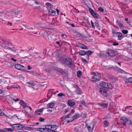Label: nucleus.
I'll list each match as a JSON object with an SVG mask.
<instances>
[{"mask_svg": "<svg viewBox=\"0 0 132 132\" xmlns=\"http://www.w3.org/2000/svg\"><path fill=\"white\" fill-rule=\"evenodd\" d=\"M58 127L55 125H47L45 126L44 128H37V130L41 132H59L55 130Z\"/></svg>", "mask_w": 132, "mask_h": 132, "instance_id": "1", "label": "nucleus"}, {"mask_svg": "<svg viewBox=\"0 0 132 132\" xmlns=\"http://www.w3.org/2000/svg\"><path fill=\"white\" fill-rule=\"evenodd\" d=\"M100 86V88H103L105 89H112L113 88L112 85L110 84L103 81L101 83Z\"/></svg>", "mask_w": 132, "mask_h": 132, "instance_id": "2", "label": "nucleus"}, {"mask_svg": "<svg viewBox=\"0 0 132 132\" xmlns=\"http://www.w3.org/2000/svg\"><path fill=\"white\" fill-rule=\"evenodd\" d=\"M106 54L111 57H114L117 54L116 51L111 49H108L106 51Z\"/></svg>", "mask_w": 132, "mask_h": 132, "instance_id": "3", "label": "nucleus"}, {"mask_svg": "<svg viewBox=\"0 0 132 132\" xmlns=\"http://www.w3.org/2000/svg\"><path fill=\"white\" fill-rule=\"evenodd\" d=\"M68 66L72 67L73 66V63L72 59L70 58H66L65 59V63Z\"/></svg>", "mask_w": 132, "mask_h": 132, "instance_id": "4", "label": "nucleus"}, {"mask_svg": "<svg viewBox=\"0 0 132 132\" xmlns=\"http://www.w3.org/2000/svg\"><path fill=\"white\" fill-rule=\"evenodd\" d=\"M107 91V90L103 88H100L99 89L100 93L103 95L105 97H107L108 96Z\"/></svg>", "mask_w": 132, "mask_h": 132, "instance_id": "5", "label": "nucleus"}, {"mask_svg": "<svg viewBox=\"0 0 132 132\" xmlns=\"http://www.w3.org/2000/svg\"><path fill=\"white\" fill-rule=\"evenodd\" d=\"M80 117V115L78 113H76L70 119H68L67 120V122L69 123L70 122L73 120L76 119Z\"/></svg>", "mask_w": 132, "mask_h": 132, "instance_id": "6", "label": "nucleus"}, {"mask_svg": "<svg viewBox=\"0 0 132 132\" xmlns=\"http://www.w3.org/2000/svg\"><path fill=\"white\" fill-rule=\"evenodd\" d=\"M101 79V76L100 75L95 74L91 78V80L93 82H96L100 80Z\"/></svg>", "mask_w": 132, "mask_h": 132, "instance_id": "7", "label": "nucleus"}, {"mask_svg": "<svg viewBox=\"0 0 132 132\" xmlns=\"http://www.w3.org/2000/svg\"><path fill=\"white\" fill-rule=\"evenodd\" d=\"M12 127L14 129L17 130H22L24 128L23 126L19 124L13 125H12Z\"/></svg>", "mask_w": 132, "mask_h": 132, "instance_id": "8", "label": "nucleus"}, {"mask_svg": "<svg viewBox=\"0 0 132 132\" xmlns=\"http://www.w3.org/2000/svg\"><path fill=\"white\" fill-rule=\"evenodd\" d=\"M89 9L90 14L96 18L98 17L99 15L97 13L94 12L92 9L90 8H89Z\"/></svg>", "mask_w": 132, "mask_h": 132, "instance_id": "9", "label": "nucleus"}, {"mask_svg": "<svg viewBox=\"0 0 132 132\" xmlns=\"http://www.w3.org/2000/svg\"><path fill=\"white\" fill-rule=\"evenodd\" d=\"M75 112V110H74V109L72 110H71V113L70 114H69V115H67L66 116V117H65V116H63V117H62L61 118V120H62L61 119L62 118L63 119V118H64V120H65V121L66 120H67L68 119H69V117L70 118L71 117L70 116L71 114H73Z\"/></svg>", "mask_w": 132, "mask_h": 132, "instance_id": "10", "label": "nucleus"}, {"mask_svg": "<svg viewBox=\"0 0 132 132\" xmlns=\"http://www.w3.org/2000/svg\"><path fill=\"white\" fill-rule=\"evenodd\" d=\"M120 120V122L122 123L124 125H125L126 123L128 122V121L127 119L124 117H121Z\"/></svg>", "mask_w": 132, "mask_h": 132, "instance_id": "11", "label": "nucleus"}, {"mask_svg": "<svg viewBox=\"0 0 132 132\" xmlns=\"http://www.w3.org/2000/svg\"><path fill=\"white\" fill-rule=\"evenodd\" d=\"M14 67L15 68L19 70H23L24 68V66L19 64H15Z\"/></svg>", "mask_w": 132, "mask_h": 132, "instance_id": "12", "label": "nucleus"}, {"mask_svg": "<svg viewBox=\"0 0 132 132\" xmlns=\"http://www.w3.org/2000/svg\"><path fill=\"white\" fill-rule=\"evenodd\" d=\"M112 67L113 68L114 70L117 71L118 72L121 73H124L126 72L125 71L123 70H122L121 69L115 66Z\"/></svg>", "mask_w": 132, "mask_h": 132, "instance_id": "13", "label": "nucleus"}, {"mask_svg": "<svg viewBox=\"0 0 132 132\" xmlns=\"http://www.w3.org/2000/svg\"><path fill=\"white\" fill-rule=\"evenodd\" d=\"M4 44L5 45V48L6 49H8L9 47L12 46V44L11 43L7 41H5L4 42Z\"/></svg>", "mask_w": 132, "mask_h": 132, "instance_id": "14", "label": "nucleus"}, {"mask_svg": "<svg viewBox=\"0 0 132 132\" xmlns=\"http://www.w3.org/2000/svg\"><path fill=\"white\" fill-rule=\"evenodd\" d=\"M117 36L118 37V40H120L122 39L124 37L123 36L122 33L120 32H117Z\"/></svg>", "mask_w": 132, "mask_h": 132, "instance_id": "15", "label": "nucleus"}, {"mask_svg": "<svg viewBox=\"0 0 132 132\" xmlns=\"http://www.w3.org/2000/svg\"><path fill=\"white\" fill-rule=\"evenodd\" d=\"M78 46L80 48L83 49H88L87 47L84 44L81 43H79L78 44Z\"/></svg>", "mask_w": 132, "mask_h": 132, "instance_id": "16", "label": "nucleus"}, {"mask_svg": "<svg viewBox=\"0 0 132 132\" xmlns=\"http://www.w3.org/2000/svg\"><path fill=\"white\" fill-rule=\"evenodd\" d=\"M55 105V103L52 102L51 103L48 104L47 105V109H48L49 108L52 109L54 106Z\"/></svg>", "mask_w": 132, "mask_h": 132, "instance_id": "17", "label": "nucleus"}, {"mask_svg": "<svg viewBox=\"0 0 132 132\" xmlns=\"http://www.w3.org/2000/svg\"><path fill=\"white\" fill-rule=\"evenodd\" d=\"M80 125H78V126L75 127L74 129V131L75 132H79L81 128Z\"/></svg>", "mask_w": 132, "mask_h": 132, "instance_id": "18", "label": "nucleus"}, {"mask_svg": "<svg viewBox=\"0 0 132 132\" xmlns=\"http://www.w3.org/2000/svg\"><path fill=\"white\" fill-rule=\"evenodd\" d=\"M68 104L71 107L73 106L76 104L75 102L70 100L68 101Z\"/></svg>", "mask_w": 132, "mask_h": 132, "instance_id": "19", "label": "nucleus"}, {"mask_svg": "<svg viewBox=\"0 0 132 132\" xmlns=\"http://www.w3.org/2000/svg\"><path fill=\"white\" fill-rule=\"evenodd\" d=\"M75 92L76 94H81L82 93L81 89L78 87L76 89L75 91Z\"/></svg>", "mask_w": 132, "mask_h": 132, "instance_id": "20", "label": "nucleus"}, {"mask_svg": "<svg viewBox=\"0 0 132 132\" xmlns=\"http://www.w3.org/2000/svg\"><path fill=\"white\" fill-rule=\"evenodd\" d=\"M57 60L62 63L64 64L65 62V59L63 57H60L57 59Z\"/></svg>", "mask_w": 132, "mask_h": 132, "instance_id": "21", "label": "nucleus"}, {"mask_svg": "<svg viewBox=\"0 0 132 132\" xmlns=\"http://www.w3.org/2000/svg\"><path fill=\"white\" fill-rule=\"evenodd\" d=\"M48 12L52 16H54L55 14V11L52 10L51 9H49L48 11Z\"/></svg>", "mask_w": 132, "mask_h": 132, "instance_id": "22", "label": "nucleus"}, {"mask_svg": "<svg viewBox=\"0 0 132 132\" xmlns=\"http://www.w3.org/2000/svg\"><path fill=\"white\" fill-rule=\"evenodd\" d=\"M20 103L24 108H25L26 106H28L27 104L23 100H20Z\"/></svg>", "mask_w": 132, "mask_h": 132, "instance_id": "23", "label": "nucleus"}, {"mask_svg": "<svg viewBox=\"0 0 132 132\" xmlns=\"http://www.w3.org/2000/svg\"><path fill=\"white\" fill-rule=\"evenodd\" d=\"M79 54L81 56L85 55L86 54V53L85 51L84 50H80L79 52Z\"/></svg>", "mask_w": 132, "mask_h": 132, "instance_id": "24", "label": "nucleus"}, {"mask_svg": "<svg viewBox=\"0 0 132 132\" xmlns=\"http://www.w3.org/2000/svg\"><path fill=\"white\" fill-rule=\"evenodd\" d=\"M117 24L118 25L120 28H123L124 27L123 24L120 22L118 20L116 21Z\"/></svg>", "mask_w": 132, "mask_h": 132, "instance_id": "25", "label": "nucleus"}, {"mask_svg": "<svg viewBox=\"0 0 132 132\" xmlns=\"http://www.w3.org/2000/svg\"><path fill=\"white\" fill-rule=\"evenodd\" d=\"M98 104L100 106L103 107V108H106L108 105V104L107 103H99Z\"/></svg>", "mask_w": 132, "mask_h": 132, "instance_id": "26", "label": "nucleus"}, {"mask_svg": "<svg viewBox=\"0 0 132 132\" xmlns=\"http://www.w3.org/2000/svg\"><path fill=\"white\" fill-rule=\"evenodd\" d=\"M86 126L87 129H88V130L89 131H92L93 129V128L94 127V126L93 125V127L92 128L90 126L88 125L87 124H86Z\"/></svg>", "mask_w": 132, "mask_h": 132, "instance_id": "27", "label": "nucleus"}, {"mask_svg": "<svg viewBox=\"0 0 132 132\" xmlns=\"http://www.w3.org/2000/svg\"><path fill=\"white\" fill-rule=\"evenodd\" d=\"M82 74L81 71H78L77 72V75L78 77L80 78L81 77V76Z\"/></svg>", "mask_w": 132, "mask_h": 132, "instance_id": "28", "label": "nucleus"}, {"mask_svg": "<svg viewBox=\"0 0 132 132\" xmlns=\"http://www.w3.org/2000/svg\"><path fill=\"white\" fill-rule=\"evenodd\" d=\"M43 110L42 109H39L38 110H36L35 113L36 114L38 115H40L41 114V113L43 111Z\"/></svg>", "mask_w": 132, "mask_h": 132, "instance_id": "29", "label": "nucleus"}, {"mask_svg": "<svg viewBox=\"0 0 132 132\" xmlns=\"http://www.w3.org/2000/svg\"><path fill=\"white\" fill-rule=\"evenodd\" d=\"M103 123L104 124V127L108 126L109 124V122L107 120L104 121L103 122Z\"/></svg>", "mask_w": 132, "mask_h": 132, "instance_id": "30", "label": "nucleus"}, {"mask_svg": "<svg viewBox=\"0 0 132 132\" xmlns=\"http://www.w3.org/2000/svg\"><path fill=\"white\" fill-rule=\"evenodd\" d=\"M87 128L85 127L84 128H82V127H81V128L79 132H87Z\"/></svg>", "mask_w": 132, "mask_h": 132, "instance_id": "31", "label": "nucleus"}, {"mask_svg": "<svg viewBox=\"0 0 132 132\" xmlns=\"http://www.w3.org/2000/svg\"><path fill=\"white\" fill-rule=\"evenodd\" d=\"M4 16H3L1 13H0V19L2 20L3 21H5Z\"/></svg>", "mask_w": 132, "mask_h": 132, "instance_id": "32", "label": "nucleus"}, {"mask_svg": "<svg viewBox=\"0 0 132 132\" xmlns=\"http://www.w3.org/2000/svg\"><path fill=\"white\" fill-rule=\"evenodd\" d=\"M27 83L28 84H29L30 86H34L36 85V84L34 82L32 81L28 82Z\"/></svg>", "mask_w": 132, "mask_h": 132, "instance_id": "33", "label": "nucleus"}, {"mask_svg": "<svg viewBox=\"0 0 132 132\" xmlns=\"http://www.w3.org/2000/svg\"><path fill=\"white\" fill-rule=\"evenodd\" d=\"M45 5L50 8H52L53 7L52 5L48 2H47L45 4Z\"/></svg>", "mask_w": 132, "mask_h": 132, "instance_id": "34", "label": "nucleus"}, {"mask_svg": "<svg viewBox=\"0 0 132 132\" xmlns=\"http://www.w3.org/2000/svg\"><path fill=\"white\" fill-rule=\"evenodd\" d=\"M86 52V54H87L88 55H90L93 53V52H92V51L90 50H89L87 51Z\"/></svg>", "mask_w": 132, "mask_h": 132, "instance_id": "35", "label": "nucleus"}, {"mask_svg": "<svg viewBox=\"0 0 132 132\" xmlns=\"http://www.w3.org/2000/svg\"><path fill=\"white\" fill-rule=\"evenodd\" d=\"M57 96L59 97H61L62 96L65 97V95L63 93H60L57 94Z\"/></svg>", "mask_w": 132, "mask_h": 132, "instance_id": "36", "label": "nucleus"}, {"mask_svg": "<svg viewBox=\"0 0 132 132\" xmlns=\"http://www.w3.org/2000/svg\"><path fill=\"white\" fill-rule=\"evenodd\" d=\"M124 34H127L128 32V31L126 30H123L121 31Z\"/></svg>", "mask_w": 132, "mask_h": 132, "instance_id": "37", "label": "nucleus"}, {"mask_svg": "<svg viewBox=\"0 0 132 132\" xmlns=\"http://www.w3.org/2000/svg\"><path fill=\"white\" fill-rule=\"evenodd\" d=\"M81 104L85 106H86V104L85 101L84 100H82L81 101Z\"/></svg>", "mask_w": 132, "mask_h": 132, "instance_id": "38", "label": "nucleus"}, {"mask_svg": "<svg viewBox=\"0 0 132 132\" xmlns=\"http://www.w3.org/2000/svg\"><path fill=\"white\" fill-rule=\"evenodd\" d=\"M127 80L129 82L132 84V77L128 78Z\"/></svg>", "mask_w": 132, "mask_h": 132, "instance_id": "39", "label": "nucleus"}, {"mask_svg": "<svg viewBox=\"0 0 132 132\" xmlns=\"http://www.w3.org/2000/svg\"><path fill=\"white\" fill-rule=\"evenodd\" d=\"M35 56V55L32 54L31 55L30 54L27 57L29 59H31L33 57H34Z\"/></svg>", "mask_w": 132, "mask_h": 132, "instance_id": "40", "label": "nucleus"}, {"mask_svg": "<svg viewBox=\"0 0 132 132\" xmlns=\"http://www.w3.org/2000/svg\"><path fill=\"white\" fill-rule=\"evenodd\" d=\"M8 49L13 52H14L15 51V48L11 47H9V48H8Z\"/></svg>", "mask_w": 132, "mask_h": 132, "instance_id": "41", "label": "nucleus"}, {"mask_svg": "<svg viewBox=\"0 0 132 132\" xmlns=\"http://www.w3.org/2000/svg\"><path fill=\"white\" fill-rule=\"evenodd\" d=\"M23 20L22 19H16V20L15 22L17 23H20L21 22H22Z\"/></svg>", "mask_w": 132, "mask_h": 132, "instance_id": "42", "label": "nucleus"}, {"mask_svg": "<svg viewBox=\"0 0 132 132\" xmlns=\"http://www.w3.org/2000/svg\"><path fill=\"white\" fill-rule=\"evenodd\" d=\"M47 101V99H42V100H41L40 101V103H43V102H45V101Z\"/></svg>", "mask_w": 132, "mask_h": 132, "instance_id": "43", "label": "nucleus"}, {"mask_svg": "<svg viewBox=\"0 0 132 132\" xmlns=\"http://www.w3.org/2000/svg\"><path fill=\"white\" fill-rule=\"evenodd\" d=\"M6 129L10 132H12L13 131V130L11 128H6Z\"/></svg>", "mask_w": 132, "mask_h": 132, "instance_id": "44", "label": "nucleus"}, {"mask_svg": "<svg viewBox=\"0 0 132 132\" xmlns=\"http://www.w3.org/2000/svg\"><path fill=\"white\" fill-rule=\"evenodd\" d=\"M91 25H92V27L93 28H95V25H94V23L93 22L92 20L91 21Z\"/></svg>", "mask_w": 132, "mask_h": 132, "instance_id": "45", "label": "nucleus"}, {"mask_svg": "<svg viewBox=\"0 0 132 132\" xmlns=\"http://www.w3.org/2000/svg\"><path fill=\"white\" fill-rule=\"evenodd\" d=\"M21 12L20 11H17L15 12V15H16L19 14Z\"/></svg>", "mask_w": 132, "mask_h": 132, "instance_id": "46", "label": "nucleus"}, {"mask_svg": "<svg viewBox=\"0 0 132 132\" xmlns=\"http://www.w3.org/2000/svg\"><path fill=\"white\" fill-rule=\"evenodd\" d=\"M6 22V24L8 25H10L11 26H12V23L9 22Z\"/></svg>", "mask_w": 132, "mask_h": 132, "instance_id": "47", "label": "nucleus"}, {"mask_svg": "<svg viewBox=\"0 0 132 132\" xmlns=\"http://www.w3.org/2000/svg\"><path fill=\"white\" fill-rule=\"evenodd\" d=\"M4 114V113L0 109V116H2Z\"/></svg>", "mask_w": 132, "mask_h": 132, "instance_id": "48", "label": "nucleus"}, {"mask_svg": "<svg viewBox=\"0 0 132 132\" xmlns=\"http://www.w3.org/2000/svg\"><path fill=\"white\" fill-rule=\"evenodd\" d=\"M11 87H13L14 88H18L19 86L18 85H12L11 86Z\"/></svg>", "mask_w": 132, "mask_h": 132, "instance_id": "49", "label": "nucleus"}, {"mask_svg": "<svg viewBox=\"0 0 132 132\" xmlns=\"http://www.w3.org/2000/svg\"><path fill=\"white\" fill-rule=\"evenodd\" d=\"M95 26L97 27H98L99 26L98 23L97 22H95L94 23Z\"/></svg>", "mask_w": 132, "mask_h": 132, "instance_id": "50", "label": "nucleus"}, {"mask_svg": "<svg viewBox=\"0 0 132 132\" xmlns=\"http://www.w3.org/2000/svg\"><path fill=\"white\" fill-rule=\"evenodd\" d=\"M98 9L99 11H101L102 12H103L104 11V10L103 8L101 7H100L98 8Z\"/></svg>", "mask_w": 132, "mask_h": 132, "instance_id": "51", "label": "nucleus"}, {"mask_svg": "<svg viewBox=\"0 0 132 132\" xmlns=\"http://www.w3.org/2000/svg\"><path fill=\"white\" fill-rule=\"evenodd\" d=\"M82 60L83 62L85 63H86L87 62V60L84 58H82Z\"/></svg>", "mask_w": 132, "mask_h": 132, "instance_id": "52", "label": "nucleus"}, {"mask_svg": "<svg viewBox=\"0 0 132 132\" xmlns=\"http://www.w3.org/2000/svg\"><path fill=\"white\" fill-rule=\"evenodd\" d=\"M45 119L43 118H42V117H40L39 119V120L41 122H43L44 120Z\"/></svg>", "mask_w": 132, "mask_h": 132, "instance_id": "53", "label": "nucleus"}, {"mask_svg": "<svg viewBox=\"0 0 132 132\" xmlns=\"http://www.w3.org/2000/svg\"><path fill=\"white\" fill-rule=\"evenodd\" d=\"M112 32L113 33V34H117V32H116V30L114 29H112Z\"/></svg>", "mask_w": 132, "mask_h": 132, "instance_id": "54", "label": "nucleus"}, {"mask_svg": "<svg viewBox=\"0 0 132 132\" xmlns=\"http://www.w3.org/2000/svg\"><path fill=\"white\" fill-rule=\"evenodd\" d=\"M0 132H7V131L1 129H0Z\"/></svg>", "mask_w": 132, "mask_h": 132, "instance_id": "55", "label": "nucleus"}, {"mask_svg": "<svg viewBox=\"0 0 132 132\" xmlns=\"http://www.w3.org/2000/svg\"><path fill=\"white\" fill-rule=\"evenodd\" d=\"M118 45L119 44L118 43L116 42L114 43L113 44V45L114 46Z\"/></svg>", "mask_w": 132, "mask_h": 132, "instance_id": "56", "label": "nucleus"}, {"mask_svg": "<svg viewBox=\"0 0 132 132\" xmlns=\"http://www.w3.org/2000/svg\"><path fill=\"white\" fill-rule=\"evenodd\" d=\"M39 54V53L38 52H35L34 53H33L32 54L35 55V56H36V55H38Z\"/></svg>", "mask_w": 132, "mask_h": 132, "instance_id": "57", "label": "nucleus"}, {"mask_svg": "<svg viewBox=\"0 0 132 132\" xmlns=\"http://www.w3.org/2000/svg\"><path fill=\"white\" fill-rule=\"evenodd\" d=\"M11 60H12L14 62H16V60L14 58H11Z\"/></svg>", "mask_w": 132, "mask_h": 132, "instance_id": "58", "label": "nucleus"}, {"mask_svg": "<svg viewBox=\"0 0 132 132\" xmlns=\"http://www.w3.org/2000/svg\"><path fill=\"white\" fill-rule=\"evenodd\" d=\"M58 114V112H54L52 113V115H56V114Z\"/></svg>", "mask_w": 132, "mask_h": 132, "instance_id": "59", "label": "nucleus"}, {"mask_svg": "<svg viewBox=\"0 0 132 132\" xmlns=\"http://www.w3.org/2000/svg\"><path fill=\"white\" fill-rule=\"evenodd\" d=\"M14 100V101H18L19 100V99L18 98H17L16 99H13Z\"/></svg>", "mask_w": 132, "mask_h": 132, "instance_id": "60", "label": "nucleus"}, {"mask_svg": "<svg viewBox=\"0 0 132 132\" xmlns=\"http://www.w3.org/2000/svg\"><path fill=\"white\" fill-rule=\"evenodd\" d=\"M56 11H57V13L58 14H59V12H60L59 10H58L57 9H56Z\"/></svg>", "mask_w": 132, "mask_h": 132, "instance_id": "61", "label": "nucleus"}, {"mask_svg": "<svg viewBox=\"0 0 132 132\" xmlns=\"http://www.w3.org/2000/svg\"><path fill=\"white\" fill-rule=\"evenodd\" d=\"M35 3L37 5L39 4V2L37 1H35Z\"/></svg>", "mask_w": 132, "mask_h": 132, "instance_id": "62", "label": "nucleus"}, {"mask_svg": "<svg viewBox=\"0 0 132 132\" xmlns=\"http://www.w3.org/2000/svg\"><path fill=\"white\" fill-rule=\"evenodd\" d=\"M31 68L30 65H28V69H27L28 70H30L31 69Z\"/></svg>", "mask_w": 132, "mask_h": 132, "instance_id": "63", "label": "nucleus"}, {"mask_svg": "<svg viewBox=\"0 0 132 132\" xmlns=\"http://www.w3.org/2000/svg\"><path fill=\"white\" fill-rule=\"evenodd\" d=\"M27 28L29 30H32L33 29V28L31 27L28 28L27 27Z\"/></svg>", "mask_w": 132, "mask_h": 132, "instance_id": "64", "label": "nucleus"}]
</instances>
